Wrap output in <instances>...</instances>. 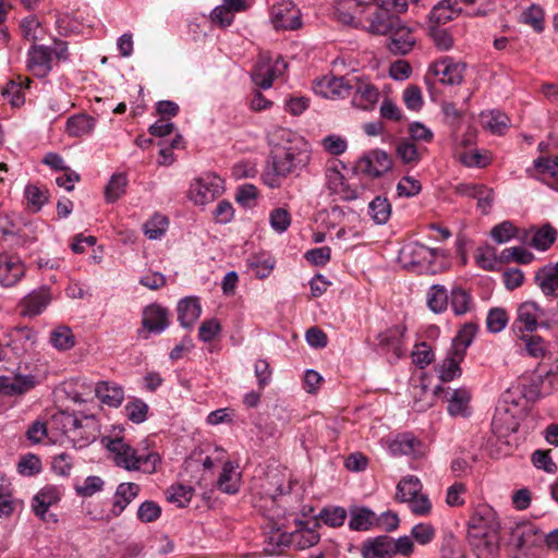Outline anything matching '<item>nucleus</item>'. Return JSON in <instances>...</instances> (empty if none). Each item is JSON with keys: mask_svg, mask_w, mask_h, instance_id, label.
Returning <instances> with one entry per match:
<instances>
[{"mask_svg": "<svg viewBox=\"0 0 558 558\" xmlns=\"http://www.w3.org/2000/svg\"><path fill=\"white\" fill-rule=\"evenodd\" d=\"M386 36L389 37L387 48L393 54L404 56L409 53L416 44L413 29L405 25L402 21L393 27Z\"/></svg>", "mask_w": 558, "mask_h": 558, "instance_id": "6ab92c4d", "label": "nucleus"}, {"mask_svg": "<svg viewBox=\"0 0 558 558\" xmlns=\"http://www.w3.org/2000/svg\"><path fill=\"white\" fill-rule=\"evenodd\" d=\"M143 329L149 333H161L169 326L168 311L158 304H150L144 308Z\"/></svg>", "mask_w": 558, "mask_h": 558, "instance_id": "cd10ccee", "label": "nucleus"}, {"mask_svg": "<svg viewBox=\"0 0 558 558\" xmlns=\"http://www.w3.org/2000/svg\"><path fill=\"white\" fill-rule=\"evenodd\" d=\"M519 422L512 413L511 408L505 404H498L492 421V432L506 445H509L507 438L518 430Z\"/></svg>", "mask_w": 558, "mask_h": 558, "instance_id": "a211bd4d", "label": "nucleus"}, {"mask_svg": "<svg viewBox=\"0 0 558 558\" xmlns=\"http://www.w3.org/2000/svg\"><path fill=\"white\" fill-rule=\"evenodd\" d=\"M545 316V311L534 301H526L519 305L517 311V319L513 323L514 331L519 332L529 331L533 332L537 329L542 318Z\"/></svg>", "mask_w": 558, "mask_h": 558, "instance_id": "dca6fc26", "label": "nucleus"}, {"mask_svg": "<svg viewBox=\"0 0 558 558\" xmlns=\"http://www.w3.org/2000/svg\"><path fill=\"white\" fill-rule=\"evenodd\" d=\"M1 94L14 108H20L25 102L23 85L21 82H16L14 80L9 81L2 88Z\"/></svg>", "mask_w": 558, "mask_h": 558, "instance_id": "4d7b16f0", "label": "nucleus"}, {"mask_svg": "<svg viewBox=\"0 0 558 558\" xmlns=\"http://www.w3.org/2000/svg\"><path fill=\"white\" fill-rule=\"evenodd\" d=\"M50 342L56 349L60 351L70 350L75 344L73 332L66 326H60L51 331Z\"/></svg>", "mask_w": 558, "mask_h": 558, "instance_id": "603ef678", "label": "nucleus"}, {"mask_svg": "<svg viewBox=\"0 0 558 558\" xmlns=\"http://www.w3.org/2000/svg\"><path fill=\"white\" fill-rule=\"evenodd\" d=\"M25 275V267L17 256L0 255V284L12 287Z\"/></svg>", "mask_w": 558, "mask_h": 558, "instance_id": "b1692460", "label": "nucleus"}, {"mask_svg": "<svg viewBox=\"0 0 558 558\" xmlns=\"http://www.w3.org/2000/svg\"><path fill=\"white\" fill-rule=\"evenodd\" d=\"M140 493V486L135 483H121L116 490L113 497V505L111 509V513L114 517L120 515L129 504L132 502L133 499Z\"/></svg>", "mask_w": 558, "mask_h": 558, "instance_id": "58836bf2", "label": "nucleus"}, {"mask_svg": "<svg viewBox=\"0 0 558 558\" xmlns=\"http://www.w3.org/2000/svg\"><path fill=\"white\" fill-rule=\"evenodd\" d=\"M217 487L226 494H235L239 492V474L235 472V466L231 461L223 463L222 471L217 480Z\"/></svg>", "mask_w": 558, "mask_h": 558, "instance_id": "79ce46f5", "label": "nucleus"}, {"mask_svg": "<svg viewBox=\"0 0 558 558\" xmlns=\"http://www.w3.org/2000/svg\"><path fill=\"white\" fill-rule=\"evenodd\" d=\"M557 231L550 226H544L532 236L531 245L537 250H547L556 240Z\"/></svg>", "mask_w": 558, "mask_h": 558, "instance_id": "13d9d810", "label": "nucleus"}, {"mask_svg": "<svg viewBox=\"0 0 558 558\" xmlns=\"http://www.w3.org/2000/svg\"><path fill=\"white\" fill-rule=\"evenodd\" d=\"M473 197L477 201V207L486 214L492 207L493 190L485 185L473 183H461L456 185V195Z\"/></svg>", "mask_w": 558, "mask_h": 558, "instance_id": "c756f323", "label": "nucleus"}, {"mask_svg": "<svg viewBox=\"0 0 558 558\" xmlns=\"http://www.w3.org/2000/svg\"><path fill=\"white\" fill-rule=\"evenodd\" d=\"M95 129V119L88 114H75L66 121V133L70 136L81 137L90 134Z\"/></svg>", "mask_w": 558, "mask_h": 558, "instance_id": "37998d69", "label": "nucleus"}, {"mask_svg": "<svg viewBox=\"0 0 558 558\" xmlns=\"http://www.w3.org/2000/svg\"><path fill=\"white\" fill-rule=\"evenodd\" d=\"M287 68L288 64L282 58H278L272 65L258 64L252 74V81L257 87L268 89L274 80L282 75Z\"/></svg>", "mask_w": 558, "mask_h": 558, "instance_id": "a878e982", "label": "nucleus"}, {"mask_svg": "<svg viewBox=\"0 0 558 558\" xmlns=\"http://www.w3.org/2000/svg\"><path fill=\"white\" fill-rule=\"evenodd\" d=\"M389 449L396 456H413L418 457L423 453V444L412 434H402L393 439Z\"/></svg>", "mask_w": 558, "mask_h": 558, "instance_id": "72a5a7b5", "label": "nucleus"}, {"mask_svg": "<svg viewBox=\"0 0 558 558\" xmlns=\"http://www.w3.org/2000/svg\"><path fill=\"white\" fill-rule=\"evenodd\" d=\"M351 104L353 107L368 111L373 110L379 99L378 89L366 80L352 77L351 83Z\"/></svg>", "mask_w": 558, "mask_h": 558, "instance_id": "2eb2a0df", "label": "nucleus"}, {"mask_svg": "<svg viewBox=\"0 0 558 558\" xmlns=\"http://www.w3.org/2000/svg\"><path fill=\"white\" fill-rule=\"evenodd\" d=\"M427 305L434 313H441L448 306V293L444 286L435 284L427 293Z\"/></svg>", "mask_w": 558, "mask_h": 558, "instance_id": "3c124183", "label": "nucleus"}, {"mask_svg": "<svg viewBox=\"0 0 558 558\" xmlns=\"http://www.w3.org/2000/svg\"><path fill=\"white\" fill-rule=\"evenodd\" d=\"M399 258L405 268L418 271L436 272L450 265L449 255L442 250L429 248L418 242L403 245Z\"/></svg>", "mask_w": 558, "mask_h": 558, "instance_id": "7ed1b4c3", "label": "nucleus"}, {"mask_svg": "<svg viewBox=\"0 0 558 558\" xmlns=\"http://www.w3.org/2000/svg\"><path fill=\"white\" fill-rule=\"evenodd\" d=\"M478 325L474 322H468L461 326L456 335V378L462 374V368L459 363L464 359L465 350L472 344Z\"/></svg>", "mask_w": 558, "mask_h": 558, "instance_id": "bb28decb", "label": "nucleus"}, {"mask_svg": "<svg viewBox=\"0 0 558 558\" xmlns=\"http://www.w3.org/2000/svg\"><path fill=\"white\" fill-rule=\"evenodd\" d=\"M5 347L12 357H21L29 352L37 342V333L28 327H16L7 333Z\"/></svg>", "mask_w": 558, "mask_h": 558, "instance_id": "f8f14e48", "label": "nucleus"}, {"mask_svg": "<svg viewBox=\"0 0 558 558\" xmlns=\"http://www.w3.org/2000/svg\"><path fill=\"white\" fill-rule=\"evenodd\" d=\"M36 386L34 375L0 376V393L8 397L22 396Z\"/></svg>", "mask_w": 558, "mask_h": 558, "instance_id": "c85d7f7f", "label": "nucleus"}, {"mask_svg": "<svg viewBox=\"0 0 558 558\" xmlns=\"http://www.w3.org/2000/svg\"><path fill=\"white\" fill-rule=\"evenodd\" d=\"M508 314L500 307L492 308L486 318V327L489 332L497 333L504 330L508 324Z\"/></svg>", "mask_w": 558, "mask_h": 558, "instance_id": "69168bd1", "label": "nucleus"}, {"mask_svg": "<svg viewBox=\"0 0 558 558\" xmlns=\"http://www.w3.org/2000/svg\"><path fill=\"white\" fill-rule=\"evenodd\" d=\"M544 533L539 527L522 522L510 531L509 544L515 549L514 558H541Z\"/></svg>", "mask_w": 558, "mask_h": 558, "instance_id": "423d86ee", "label": "nucleus"}, {"mask_svg": "<svg viewBox=\"0 0 558 558\" xmlns=\"http://www.w3.org/2000/svg\"><path fill=\"white\" fill-rule=\"evenodd\" d=\"M24 194L28 205L33 207L34 211H39L49 198L48 191L34 184L26 185Z\"/></svg>", "mask_w": 558, "mask_h": 558, "instance_id": "e2e57ef3", "label": "nucleus"}, {"mask_svg": "<svg viewBox=\"0 0 558 558\" xmlns=\"http://www.w3.org/2000/svg\"><path fill=\"white\" fill-rule=\"evenodd\" d=\"M60 500V492L56 486L47 485L43 487L33 498V510L37 517L47 521L48 509Z\"/></svg>", "mask_w": 558, "mask_h": 558, "instance_id": "2f4dec72", "label": "nucleus"}, {"mask_svg": "<svg viewBox=\"0 0 558 558\" xmlns=\"http://www.w3.org/2000/svg\"><path fill=\"white\" fill-rule=\"evenodd\" d=\"M343 167L341 162L331 161L327 163L325 178L326 186L331 194L338 195L343 201H353L357 198V191L351 187L340 168Z\"/></svg>", "mask_w": 558, "mask_h": 558, "instance_id": "4468645a", "label": "nucleus"}, {"mask_svg": "<svg viewBox=\"0 0 558 558\" xmlns=\"http://www.w3.org/2000/svg\"><path fill=\"white\" fill-rule=\"evenodd\" d=\"M51 48L34 45L28 51L27 68L37 77H45L52 69Z\"/></svg>", "mask_w": 558, "mask_h": 558, "instance_id": "5701e85b", "label": "nucleus"}, {"mask_svg": "<svg viewBox=\"0 0 558 558\" xmlns=\"http://www.w3.org/2000/svg\"><path fill=\"white\" fill-rule=\"evenodd\" d=\"M422 489L423 485L418 477L407 475L397 484L396 499L408 504L413 514L427 515L432 510V502Z\"/></svg>", "mask_w": 558, "mask_h": 558, "instance_id": "0eeeda50", "label": "nucleus"}, {"mask_svg": "<svg viewBox=\"0 0 558 558\" xmlns=\"http://www.w3.org/2000/svg\"><path fill=\"white\" fill-rule=\"evenodd\" d=\"M392 168L391 157L384 150L374 149L361 157L356 170L371 178H379Z\"/></svg>", "mask_w": 558, "mask_h": 558, "instance_id": "ddd939ff", "label": "nucleus"}, {"mask_svg": "<svg viewBox=\"0 0 558 558\" xmlns=\"http://www.w3.org/2000/svg\"><path fill=\"white\" fill-rule=\"evenodd\" d=\"M178 320L183 328H191L199 318L202 307L195 296H187L178 303Z\"/></svg>", "mask_w": 558, "mask_h": 558, "instance_id": "f704fd0d", "label": "nucleus"}, {"mask_svg": "<svg viewBox=\"0 0 558 558\" xmlns=\"http://www.w3.org/2000/svg\"><path fill=\"white\" fill-rule=\"evenodd\" d=\"M376 522V513L366 507L350 509L349 527L352 531H368Z\"/></svg>", "mask_w": 558, "mask_h": 558, "instance_id": "ea45409f", "label": "nucleus"}, {"mask_svg": "<svg viewBox=\"0 0 558 558\" xmlns=\"http://www.w3.org/2000/svg\"><path fill=\"white\" fill-rule=\"evenodd\" d=\"M269 222L277 233H283L291 225V215L284 208H275L269 214Z\"/></svg>", "mask_w": 558, "mask_h": 558, "instance_id": "774afa93", "label": "nucleus"}, {"mask_svg": "<svg viewBox=\"0 0 558 558\" xmlns=\"http://www.w3.org/2000/svg\"><path fill=\"white\" fill-rule=\"evenodd\" d=\"M374 4L375 11L368 16V32L374 35H387L399 25V14L408 11V0H368L366 4Z\"/></svg>", "mask_w": 558, "mask_h": 558, "instance_id": "39448f33", "label": "nucleus"}, {"mask_svg": "<svg viewBox=\"0 0 558 558\" xmlns=\"http://www.w3.org/2000/svg\"><path fill=\"white\" fill-rule=\"evenodd\" d=\"M282 8H279L275 12V26L277 28L283 29H296L301 26V17L296 10H293L291 13H284Z\"/></svg>", "mask_w": 558, "mask_h": 558, "instance_id": "680f3d73", "label": "nucleus"}, {"mask_svg": "<svg viewBox=\"0 0 558 558\" xmlns=\"http://www.w3.org/2000/svg\"><path fill=\"white\" fill-rule=\"evenodd\" d=\"M361 554L363 558H391V537L379 535L365 539L361 546Z\"/></svg>", "mask_w": 558, "mask_h": 558, "instance_id": "7c9ffc66", "label": "nucleus"}, {"mask_svg": "<svg viewBox=\"0 0 558 558\" xmlns=\"http://www.w3.org/2000/svg\"><path fill=\"white\" fill-rule=\"evenodd\" d=\"M124 412L130 421L140 424L147 418L148 405L141 399H133L126 403Z\"/></svg>", "mask_w": 558, "mask_h": 558, "instance_id": "052dcab7", "label": "nucleus"}, {"mask_svg": "<svg viewBox=\"0 0 558 558\" xmlns=\"http://www.w3.org/2000/svg\"><path fill=\"white\" fill-rule=\"evenodd\" d=\"M558 387V364L550 367L539 365L530 386H518L520 393L530 401H535L553 392Z\"/></svg>", "mask_w": 558, "mask_h": 558, "instance_id": "6e6552de", "label": "nucleus"}, {"mask_svg": "<svg viewBox=\"0 0 558 558\" xmlns=\"http://www.w3.org/2000/svg\"><path fill=\"white\" fill-rule=\"evenodd\" d=\"M291 546V533L283 531L277 523H269L264 533V553L269 556L280 555Z\"/></svg>", "mask_w": 558, "mask_h": 558, "instance_id": "412c9836", "label": "nucleus"}, {"mask_svg": "<svg viewBox=\"0 0 558 558\" xmlns=\"http://www.w3.org/2000/svg\"><path fill=\"white\" fill-rule=\"evenodd\" d=\"M500 523L488 505H478L466 524V537L478 558H494L499 551Z\"/></svg>", "mask_w": 558, "mask_h": 558, "instance_id": "f257e3e1", "label": "nucleus"}, {"mask_svg": "<svg viewBox=\"0 0 558 558\" xmlns=\"http://www.w3.org/2000/svg\"><path fill=\"white\" fill-rule=\"evenodd\" d=\"M460 162L468 168H486L492 162V155L486 149L465 148L459 153Z\"/></svg>", "mask_w": 558, "mask_h": 558, "instance_id": "a19ab883", "label": "nucleus"}, {"mask_svg": "<svg viewBox=\"0 0 558 558\" xmlns=\"http://www.w3.org/2000/svg\"><path fill=\"white\" fill-rule=\"evenodd\" d=\"M347 515V510L343 507H325L319 511L316 520H320L330 527H339L343 525Z\"/></svg>", "mask_w": 558, "mask_h": 558, "instance_id": "09e8293b", "label": "nucleus"}, {"mask_svg": "<svg viewBox=\"0 0 558 558\" xmlns=\"http://www.w3.org/2000/svg\"><path fill=\"white\" fill-rule=\"evenodd\" d=\"M95 392L101 403L111 408L120 407L124 400L123 388L114 383L100 381L97 384Z\"/></svg>", "mask_w": 558, "mask_h": 558, "instance_id": "4c0bfd02", "label": "nucleus"}, {"mask_svg": "<svg viewBox=\"0 0 558 558\" xmlns=\"http://www.w3.org/2000/svg\"><path fill=\"white\" fill-rule=\"evenodd\" d=\"M397 156L405 165L415 166L422 158V151L411 140H401L396 147Z\"/></svg>", "mask_w": 558, "mask_h": 558, "instance_id": "de8ad7c7", "label": "nucleus"}, {"mask_svg": "<svg viewBox=\"0 0 558 558\" xmlns=\"http://www.w3.org/2000/svg\"><path fill=\"white\" fill-rule=\"evenodd\" d=\"M167 227V217L155 215L144 225V233L149 240H157L166 233Z\"/></svg>", "mask_w": 558, "mask_h": 558, "instance_id": "bf43d9fd", "label": "nucleus"}, {"mask_svg": "<svg viewBox=\"0 0 558 558\" xmlns=\"http://www.w3.org/2000/svg\"><path fill=\"white\" fill-rule=\"evenodd\" d=\"M518 233V229L513 226L511 221H502L496 225L490 230V236L498 244H504L509 242L511 239L515 238Z\"/></svg>", "mask_w": 558, "mask_h": 558, "instance_id": "0e129e2a", "label": "nucleus"}, {"mask_svg": "<svg viewBox=\"0 0 558 558\" xmlns=\"http://www.w3.org/2000/svg\"><path fill=\"white\" fill-rule=\"evenodd\" d=\"M535 281L544 295H558V275L550 267L541 268L535 275Z\"/></svg>", "mask_w": 558, "mask_h": 558, "instance_id": "c03bdc74", "label": "nucleus"}, {"mask_svg": "<svg viewBox=\"0 0 558 558\" xmlns=\"http://www.w3.org/2000/svg\"><path fill=\"white\" fill-rule=\"evenodd\" d=\"M427 35L441 51L453 46V3L451 0H440L427 16Z\"/></svg>", "mask_w": 558, "mask_h": 558, "instance_id": "20e7f679", "label": "nucleus"}, {"mask_svg": "<svg viewBox=\"0 0 558 558\" xmlns=\"http://www.w3.org/2000/svg\"><path fill=\"white\" fill-rule=\"evenodd\" d=\"M128 185V178L124 173L112 174L110 181L105 189V197L108 203H114L125 192Z\"/></svg>", "mask_w": 558, "mask_h": 558, "instance_id": "8fccbe9b", "label": "nucleus"}, {"mask_svg": "<svg viewBox=\"0 0 558 558\" xmlns=\"http://www.w3.org/2000/svg\"><path fill=\"white\" fill-rule=\"evenodd\" d=\"M425 83L428 86L433 99L440 93V86H450L453 83V63L451 58L445 57L430 64Z\"/></svg>", "mask_w": 558, "mask_h": 558, "instance_id": "9d476101", "label": "nucleus"}, {"mask_svg": "<svg viewBox=\"0 0 558 558\" xmlns=\"http://www.w3.org/2000/svg\"><path fill=\"white\" fill-rule=\"evenodd\" d=\"M51 428L60 430L62 434L69 435L82 427L81 421L69 412H58L51 416Z\"/></svg>", "mask_w": 558, "mask_h": 558, "instance_id": "a18cd8bd", "label": "nucleus"}, {"mask_svg": "<svg viewBox=\"0 0 558 558\" xmlns=\"http://www.w3.org/2000/svg\"><path fill=\"white\" fill-rule=\"evenodd\" d=\"M520 21L530 25L537 33L544 31V11L539 5L531 4L526 8L521 13Z\"/></svg>", "mask_w": 558, "mask_h": 558, "instance_id": "864d4df0", "label": "nucleus"}, {"mask_svg": "<svg viewBox=\"0 0 558 558\" xmlns=\"http://www.w3.org/2000/svg\"><path fill=\"white\" fill-rule=\"evenodd\" d=\"M402 100L409 110L415 112L420 111L424 105L422 90L416 85H409L403 90Z\"/></svg>", "mask_w": 558, "mask_h": 558, "instance_id": "338daca9", "label": "nucleus"}, {"mask_svg": "<svg viewBox=\"0 0 558 558\" xmlns=\"http://www.w3.org/2000/svg\"><path fill=\"white\" fill-rule=\"evenodd\" d=\"M471 400L472 393L470 389L465 387L456 389V417L469 418L473 414Z\"/></svg>", "mask_w": 558, "mask_h": 558, "instance_id": "6e6d98bb", "label": "nucleus"}, {"mask_svg": "<svg viewBox=\"0 0 558 558\" xmlns=\"http://www.w3.org/2000/svg\"><path fill=\"white\" fill-rule=\"evenodd\" d=\"M352 78L323 77L317 81L314 90L326 98H345L351 95Z\"/></svg>", "mask_w": 558, "mask_h": 558, "instance_id": "4be33fe9", "label": "nucleus"}, {"mask_svg": "<svg viewBox=\"0 0 558 558\" xmlns=\"http://www.w3.org/2000/svg\"><path fill=\"white\" fill-rule=\"evenodd\" d=\"M368 214L377 225H385L391 216V204L387 197L376 196L368 205Z\"/></svg>", "mask_w": 558, "mask_h": 558, "instance_id": "49530a36", "label": "nucleus"}, {"mask_svg": "<svg viewBox=\"0 0 558 558\" xmlns=\"http://www.w3.org/2000/svg\"><path fill=\"white\" fill-rule=\"evenodd\" d=\"M319 526L320 523L317 520L314 521L313 526L307 522L298 521L296 530L291 532V546L299 550L315 546L320 539L317 531Z\"/></svg>", "mask_w": 558, "mask_h": 558, "instance_id": "393cba45", "label": "nucleus"}, {"mask_svg": "<svg viewBox=\"0 0 558 558\" xmlns=\"http://www.w3.org/2000/svg\"><path fill=\"white\" fill-rule=\"evenodd\" d=\"M107 448L113 454V460L118 466L128 471L141 469V454H137L136 450L122 438L110 439Z\"/></svg>", "mask_w": 558, "mask_h": 558, "instance_id": "f3484780", "label": "nucleus"}, {"mask_svg": "<svg viewBox=\"0 0 558 558\" xmlns=\"http://www.w3.org/2000/svg\"><path fill=\"white\" fill-rule=\"evenodd\" d=\"M310 160L311 151L306 147H288L267 161L262 174L263 182L270 189H278L288 175H299Z\"/></svg>", "mask_w": 558, "mask_h": 558, "instance_id": "f03ea898", "label": "nucleus"}, {"mask_svg": "<svg viewBox=\"0 0 558 558\" xmlns=\"http://www.w3.org/2000/svg\"><path fill=\"white\" fill-rule=\"evenodd\" d=\"M482 126L494 135H502L510 126V119L500 110L483 111L480 114Z\"/></svg>", "mask_w": 558, "mask_h": 558, "instance_id": "e433bc0d", "label": "nucleus"}, {"mask_svg": "<svg viewBox=\"0 0 558 558\" xmlns=\"http://www.w3.org/2000/svg\"><path fill=\"white\" fill-rule=\"evenodd\" d=\"M435 373L438 383L434 387V393L447 401V411L453 416V393L450 392V387H445L453 380V352H448L442 363L435 367Z\"/></svg>", "mask_w": 558, "mask_h": 558, "instance_id": "9b49d317", "label": "nucleus"}, {"mask_svg": "<svg viewBox=\"0 0 558 558\" xmlns=\"http://www.w3.org/2000/svg\"><path fill=\"white\" fill-rule=\"evenodd\" d=\"M194 489L190 486L172 485L167 490V499L179 508H183L191 501Z\"/></svg>", "mask_w": 558, "mask_h": 558, "instance_id": "5fc2aeb1", "label": "nucleus"}, {"mask_svg": "<svg viewBox=\"0 0 558 558\" xmlns=\"http://www.w3.org/2000/svg\"><path fill=\"white\" fill-rule=\"evenodd\" d=\"M51 301L48 288H39L25 295L19 303L20 315L35 317L40 315Z\"/></svg>", "mask_w": 558, "mask_h": 558, "instance_id": "aec40b11", "label": "nucleus"}, {"mask_svg": "<svg viewBox=\"0 0 558 558\" xmlns=\"http://www.w3.org/2000/svg\"><path fill=\"white\" fill-rule=\"evenodd\" d=\"M537 179L558 192V158L539 157L534 160Z\"/></svg>", "mask_w": 558, "mask_h": 558, "instance_id": "473e14b6", "label": "nucleus"}, {"mask_svg": "<svg viewBox=\"0 0 558 558\" xmlns=\"http://www.w3.org/2000/svg\"><path fill=\"white\" fill-rule=\"evenodd\" d=\"M223 192V180L213 173L195 179L190 187V198L196 205H205L216 199Z\"/></svg>", "mask_w": 558, "mask_h": 558, "instance_id": "1a4fd4ad", "label": "nucleus"}, {"mask_svg": "<svg viewBox=\"0 0 558 558\" xmlns=\"http://www.w3.org/2000/svg\"><path fill=\"white\" fill-rule=\"evenodd\" d=\"M404 327L393 326L377 337L378 347L383 351L392 352L396 357L402 355V338L404 335Z\"/></svg>", "mask_w": 558, "mask_h": 558, "instance_id": "c9c22d12", "label": "nucleus"}]
</instances>
